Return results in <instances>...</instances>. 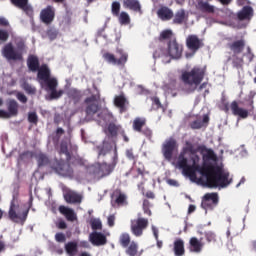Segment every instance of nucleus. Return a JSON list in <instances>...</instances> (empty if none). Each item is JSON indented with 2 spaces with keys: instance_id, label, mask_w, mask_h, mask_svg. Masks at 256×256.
I'll use <instances>...</instances> for the list:
<instances>
[{
  "instance_id": "obj_6",
  "label": "nucleus",
  "mask_w": 256,
  "mask_h": 256,
  "mask_svg": "<svg viewBox=\"0 0 256 256\" xmlns=\"http://www.w3.org/2000/svg\"><path fill=\"white\" fill-rule=\"evenodd\" d=\"M95 89L96 93L86 97L84 100L86 105L85 113L88 117L95 115L101 109V92H99L97 87Z\"/></svg>"
},
{
  "instance_id": "obj_16",
  "label": "nucleus",
  "mask_w": 256,
  "mask_h": 256,
  "mask_svg": "<svg viewBox=\"0 0 256 256\" xmlns=\"http://www.w3.org/2000/svg\"><path fill=\"white\" fill-rule=\"evenodd\" d=\"M40 19L42 23L46 25H50L55 20V8L53 6L48 5L46 8L42 9L40 12Z\"/></svg>"
},
{
  "instance_id": "obj_55",
  "label": "nucleus",
  "mask_w": 256,
  "mask_h": 256,
  "mask_svg": "<svg viewBox=\"0 0 256 256\" xmlns=\"http://www.w3.org/2000/svg\"><path fill=\"white\" fill-rule=\"evenodd\" d=\"M9 41V32L5 29H0V45Z\"/></svg>"
},
{
  "instance_id": "obj_33",
  "label": "nucleus",
  "mask_w": 256,
  "mask_h": 256,
  "mask_svg": "<svg viewBox=\"0 0 256 256\" xmlns=\"http://www.w3.org/2000/svg\"><path fill=\"white\" fill-rule=\"evenodd\" d=\"M33 152L32 151H29V150H26L22 153H19L18 157H17V165L18 167L23 165V163H27L29 162L30 160L33 159Z\"/></svg>"
},
{
  "instance_id": "obj_38",
  "label": "nucleus",
  "mask_w": 256,
  "mask_h": 256,
  "mask_svg": "<svg viewBox=\"0 0 256 256\" xmlns=\"http://www.w3.org/2000/svg\"><path fill=\"white\" fill-rule=\"evenodd\" d=\"M185 17V9H180L174 14L172 22L174 25H183V23H185Z\"/></svg>"
},
{
  "instance_id": "obj_62",
  "label": "nucleus",
  "mask_w": 256,
  "mask_h": 256,
  "mask_svg": "<svg viewBox=\"0 0 256 256\" xmlns=\"http://www.w3.org/2000/svg\"><path fill=\"white\" fill-rule=\"evenodd\" d=\"M55 241L57 243H65V241H67V237L65 236V234H63V232H57L55 234Z\"/></svg>"
},
{
  "instance_id": "obj_46",
  "label": "nucleus",
  "mask_w": 256,
  "mask_h": 256,
  "mask_svg": "<svg viewBox=\"0 0 256 256\" xmlns=\"http://www.w3.org/2000/svg\"><path fill=\"white\" fill-rule=\"evenodd\" d=\"M118 21L120 25H129V23H131V17H129L127 12H121L118 15Z\"/></svg>"
},
{
  "instance_id": "obj_8",
  "label": "nucleus",
  "mask_w": 256,
  "mask_h": 256,
  "mask_svg": "<svg viewBox=\"0 0 256 256\" xmlns=\"http://www.w3.org/2000/svg\"><path fill=\"white\" fill-rule=\"evenodd\" d=\"M116 53L118 55V58L109 52L104 53L103 58L105 59V61L111 63L112 65H117L118 67H125L127 61L129 60V54H127V52H124L123 49H117Z\"/></svg>"
},
{
  "instance_id": "obj_12",
  "label": "nucleus",
  "mask_w": 256,
  "mask_h": 256,
  "mask_svg": "<svg viewBox=\"0 0 256 256\" xmlns=\"http://www.w3.org/2000/svg\"><path fill=\"white\" fill-rule=\"evenodd\" d=\"M166 52L171 59H181L183 55V45L177 42V38L170 39L167 42Z\"/></svg>"
},
{
  "instance_id": "obj_56",
  "label": "nucleus",
  "mask_w": 256,
  "mask_h": 256,
  "mask_svg": "<svg viewBox=\"0 0 256 256\" xmlns=\"http://www.w3.org/2000/svg\"><path fill=\"white\" fill-rule=\"evenodd\" d=\"M207 243H217V235L214 232H205Z\"/></svg>"
},
{
  "instance_id": "obj_21",
  "label": "nucleus",
  "mask_w": 256,
  "mask_h": 256,
  "mask_svg": "<svg viewBox=\"0 0 256 256\" xmlns=\"http://www.w3.org/2000/svg\"><path fill=\"white\" fill-rule=\"evenodd\" d=\"M230 109L235 117H240V119H247L249 117V111H247V109L239 107V103L237 101H233L230 104Z\"/></svg>"
},
{
  "instance_id": "obj_4",
  "label": "nucleus",
  "mask_w": 256,
  "mask_h": 256,
  "mask_svg": "<svg viewBox=\"0 0 256 256\" xmlns=\"http://www.w3.org/2000/svg\"><path fill=\"white\" fill-rule=\"evenodd\" d=\"M19 207H21V205L19 204V195L13 194L8 210V217L13 223L25 225V221H27V217H29V211L31 210V207H33V195H30L28 201V208L26 210L22 212H17L19 211Z\"/></svg>"
},
{
  "instance_id": "obj_7",
  "label": "nucleus",
  "mask_w": 256,
  "mask_h": 256,
  "mask_svg": "<svg viewBox=\"0 0 256 256\" xmlns=\"http://www.w3.org/2000/svg\"><path fill=\"white\" fill-rule=\"evenodd\" d=\"M52 169L62 177L72 178L75 175V171L71 167V160H66V162L65 160H55L52 164Z\"/></svg>"
},
{
  "instance_id": "obj_54",
  "label": "nucleus",
  "mask_w": 256,
  "mask_h": 256,
  "mask_svg": "<svg viewBox=\"0 0 256 256\" xmlns=\"http://www.w3.org/2000/svg\"><path fill=\"white\" fill-rule=\"evenodd\" d=\"M154 59H160V57H169L167 51L163 48H158L153 53Z\"/></svg>"
},
{
  "instance_id": "obj_11",
  "label": "nucleus",
  "mask_w": 256,
  "mask_h": 256,
  "mask_svg": "<svg viewBox=\"0 0 256 256\" xmlns=\"http://www.w3.org/2000/svg\"><path fill=\"white\" fill-rule=\"evenodd\" d=\"M217 205H219V193H206L202 197L201 207L204 211H213Z\"/></svg>"
},
{
  "instance_id": "obj_53",
  "label": "nucleus",
  "mask_w": 256,
  "mask_h": 256,
  "mask_svg": "<svg viewBox=\"0 0 256 256\" xmlns=\"http://www.w3.org/2000/svg\"><path fill=\"white\" fill-rule=\"evenodd\" d=\"M28 122L32 123V125H37V123H39L37 112L34 111L28 113Z\"/></svg>"
},
{
  "instance_id": "obj_1",
  "label": "nucleus",
  "mask_w": 256,
  "mask_h": 256,
  "mask_svg": "<svg viewBox=\"0 0 256 256\" xmlns=\"http://www.w3.org/2000/svg\"><path fill=\"white\" fill-rule=\"evenodd\" d=\"M201 175L206 179L208 187H221L224 189L233 183V179L229 178V172H225L223 168L211 163H203Z\"/></svg>"
},
{
  "instance_id": "obj_20",
  "label": "nucleus",
  "mask_w": 256,
  "mask_h": 256,
  "mask_svg": "<svg viewBox=\"0 0 256 256\" xmlns=\"http://www.w3.org/2000/svg\"><path fill=\"white\" fill-rule=\"evenodd\" d=\"M245 39L235 40L231 43H228V48L232 51L233 55H241L245 51Z\"/></svg>"
},
{
  "instance_id": "obj_57",
  "label": "nucleus",
  "mask_w": 256,
  "mask_h": 256,
  "mask_svg": "<svg viewBox=\"0 0 256 256\" xmlns=\"http://www.w3.org/2000/svg\"><path fill=\"white\" fill-rule=\"evenodd\" d=\"M73 167H85V161L82 158H70Z\"/></svg>"
},
{
  "instance_id": "obj_31",
  "label": "nucleus",
  "mask_w": 256,
  "mask_h": 256,
  "mask_svg": "<svg viewBox=\"0 0 256 256\" xmlns=\"http://www.w3.org/2000/svg\"><path fill=\"white\" fill-rule=\"evenodd\" d=\"M27 67L32 73H37V70L41 67L39 64V58L35 55H30L27 59Z\"/></svg>"
},
{
  "instance_id": "obj_34",
  "label": "nucleus",
  "mask_w": 256,
  "mask_h": 256,
  "mask_svg": "<svg viewBox=\"0 0 256 256\" xmlns=\"http://www.w3.org/2000/svg\"><path fill=\"white\" fill-rule=\"evenodd\" d=\"M64 199L66 203L75 204V203H81V201L83 200V197L80 194L75 192H67L64 195Z\"/></svg>"
},
{
  "instance_id": "obj_35",
  "label": "nucleus",
  "mask_w": 256,
  "mask_h": 256,
  "mask_svg": "<svg viewBox=\"0 0 256 256\" xmlns=\"http://www.w3.org/2000/svg\"><path fill=\"white\" fill-rule=\"evenodd\" d=\"M111 149H113L111 143H109V141H103L102 145L97 146L98 157H105V155H107Z\"/></svg>"
},
{
  "instance_id": "obj_30",
  "label": "nucleus",
  "mask_w": 256,
  "mask_h": 256,
  "mask_svg": "<svg viewBox=\"0 0 256 256\" xmlns=\"http://www.w3.org/2000/svg\"><path fill=\"white\" fill-rule=\"evenodd\" d=\"M173 251L175 256L185 255V241L181 238L176 239L174 241Z\"/></svg>"
},
{
  "instance_id": "obj_61",
  "label": "nucleus",
  "mask_w": 256,
  "mask_h": 256,
  "mask_svg": "<svg viewBox=\"0 0 256 256\" xmlns=\"http://www.w3.org/2000/svg\"><path fill=\"white\" fill-rule=\"evenodd\" d=\"M153 108L158 111V109H163V105L161 104V100H159V97H152L151 98Z\"/></svg>"
},
{
  "instance_id": "obj_45",
  "label": "nucleus",
  "mask_w": 256,
  "mask_h": 256,
  "mask_svg": "<svg viewBox=\"0 0 256 256\" xmlns=\"http://www.w3.org/2000/svg\"><path fill=\"white\" fill-rule=\"evenodd\" d=\"M90 227L93 231H101V229H103V223L99 218H91Z\"/></svg>"
},
{
  "instance_id": "obj_3",
  "label": "nucleus",
  "mask_w": 256,
  "mask_h": 256,
  "mask_svg": "<svg viewBox=\"0 0 256 256\" xmlns=\"http://www.w3.org/2000/svg\"><path fill=\"white\" fill-rule=\"evenodd\" d=\"M117 163H119V154L117 152V144L114 142V155L112 157L111 164L96 163L86 166V173L94 179H103V177H107V175H111V173H113L115 167H117Z\"/></svg>"
},
{
  "instance_id": "obj_24",
  "label": "nucleus",
  "mask_w": 256,
  "mask_h": 256,
  "mask_svg": "<svg viewBox=\"0 0 256 256\" xmlns=\"http://www.w3.org/2000/svg\"><path fill=\"white\" fill-rule=\"evenodd\" d=\"M112 206L115 207L117 205L118 207H123V205H127V195L121 191H115L112 196Z\"/></svg>"
},
{
  "instance_id": "obj_5",
  "label": "nucleus",
  "mask_w": 256,
  "mask_h": 256,
  "mask_svg": "<svg viewBox=\"0 0 256 256\" xmlns=\"http://www.w3.org/2000/svg\"><path fill=\"white\" fill-rule=\"evenodd\" d=\"M207 74V68L195 66L190 71H183L180 75V81L187 85L190 88V91L193 92L205 79Z\"/></svg>"
},
{
  "instance_id": "obj_26",
  "label": "nucleus",
  "mask_w": 256,
  "mask_h": 256,
  "mask_svg": "<svg viewBox=\"0 0 256 256\" xmlns=\"http://www.w3.org/2000/svg\"><path fill=\"white\" fill-rule=\"evenodd\" d=\"M59 213L61 215H64L68 221L73 223V221H77V214H75V210L68 208L66 206H59L58 208Z\"/></svg>"
},
{
  "instance_id": "obj_63",
  "label": "nucleus",
  "mask_w": 256,
  "mask_h": 256,
  "mask_svg": "<svg viewBox=\"0 0 256 256\" xmlns=\"http://www.w3.org/2000/svg\"><path fill=\"white\" fill-rule=\"evenodd\" d=\"M139 133H142V135H145L148 139H151L153 137V131L149 127H145L140 131Z\"/></svg>"
},
{
  "instance_id": "obj_9",
  "label": "nucleus",
  "mask_w": 256,
  "mask_h": 256,
  "mask_svg": "<svg viewBox=\"0 0 256 256\" xmlns=\"http://www.w3.org/2000/svg\"><path fill=\"white\" fill-rule=\"evenodd\" d=\"M2 55L7 61H22L23 52L17 50L13 43L9 42L2 48Z\"/></svg>"
},
{
  "instance_id": "obj_64",
  "label": "nucleus",
  "mask_w": 256,
  "mask_h": 256,
  "mask_svg": "<svg viewBox=\"0 0 256 256\" xmlns=\"http://www.w3.org/2000/svg\"><path fill=\"white\" fill-rule=\"evenodd\" d=\"M191 129H201L203 122L201 120H194L190 123Z\"/></svg>"
},
{
  "instance_id": "obj_28",
  "label": "nucleus",
  "mask_w": 256,
  "mask_h": 256,
  "mask_svg": "<svg viewBox=\"0 0 256 256\" xmlns=\"http://www.w3.org/2000/svg\"><path fill=\"white\" fill-rule=\"evenodd\" d=\"M123 6L125 7V9H130V11L140 13V15L143 13L139 0H123Z\"/></svg>"
},
{
  "instance_id": "obj_60",
  "label": "nucleus",
  "mask_w": 256,
  "mask_h": 256,
  "mask_svg": "<svg viewBox=\"0 0 256 256\" xmlns=\"http://www.w3.org/2000/svg\"><path fill=\"white\" fill-rule=\"evenodd\" d=\"M243 57H246L249 63H253V59H255V54L249 46L246 48V53L243 54Z\"/></svg>"
},
{
  "instance_id": "obj_19",
  "label": "nucleus",
  "mask_w": 256,
  "mask_h": 256,
  "mask_svg": "<svg viewBox=\"0 0 256 256\" xmlns=\"http://www.w3.org/2000/svg\"><path fill=\"white\" fill-rule=\"evenodd\" d=\"M10 2L12 3V5H14V7H17L18 9L24 11V13H26V15H28L29 17L33 15V7L29 5V0H10Z\"/></svg>"
},
{
  "instance_id": "obj_49",
  "label": "nucleus",
  "mask_w": 256,
  "mask_h": 256,
  "mask_svg": "<svg viewBox=\"0 0 256 256\" xmlns=\"http://www.w3.org/2000/svg\"><path fill=\"white\" fill-rule=\"evenodd\" d=\"M173 37V31L171 30H164L160 33V36H159V41H171V39Z\"/></svg>"
},
{
  "instance_id": "obj_14",
  "label": "nucleus",
  "mask_w": 256,
  "mask_h": 256,
  "mask_svg": "<svg viewBox=\"0 0 256 256\" xmlns=\"http://www.w3.org/2000/svg\"><path fill=\"white\" fill-rule=\"evenodd\" d=\"M37 79L40 81H43L45 85H49L51 81H57L56 78L51 77V69H49V66L47 64H42L38 69H37Z\"/></svg>"
},
{
  "instance_id": "obj_50",
  "label": "nucleus",
  "mask_w": 256,
  "mask_h": 256,
  "mask_svg": "<svg viewBox=\"0 0 256 256\" xmlns=\"http://www.w3.org/2000/svg\"><path fill=\"white\" fill-rule=\"evenodd\" d=\"M142 209L144 211V214L148 215V217H151L153 215V212H151V202H149V200L145 199L143 201Z\"/></svg>"
},
{
  "instance_id": "obj_43",
  "label": "nucleus",
  "mask_w": 256,
  "mask_h": 256,
  "mask_svg": "<svg viewBox=\"0 0 256 256\" xmlns=\"http://www.w3.org/2000/svg\"><path fill=\"white\" fill-rule=\"evenodd\" d=\"M119 243L121 245V247H123L124 249H127V247H129V245H131V235H129V233H122L119 237Z\"/></svg>"
},
{
  "instance_id": "obj_47",
  "label": "nucleus",
  "mask_w": 256,
  "mask_h": 256,
  "mask_svg": "<svg viewBox=\"0 0 256 256\" xmlns=\"http://www.w3.org/2000/svg\"><path fill=\"white\" fill-rule=\"evenodd\" d=\"M37 161L39 167H45V165H49V157L43 153L37 155Z\"/></svg>"
},
{
  "instance_id": "obj_25",
  "label": "nucleus",
  "mask_w": 256,
  "mask_h": 256,
  "mask_svg": "<svg viewBox=\"0 0 256 256\" xmlns=\"http://www.w3.org/2000/svg\"><path fill=\"white\" fill-rule=\"evenodd\" d=\"M157 15L161 21H171V19L174 17L173 10L167 6H162L160 9H158Z\"/></svg>"
},
{
  "instance_id": "obj_2",
  "label": "nucleus",
  "mask_w": 256,
  "mask_h": 256,
  "mask_svg": "<svg viewBox=\"0 0 256 256\" xmlns=\"http://www.w3.org/2000/svg\"><path fill=\"white\" fill-rule=\"evenodd\" d=\"M190 161H192V165L189 164V158H187V154H183L180 152L176 159V168L181 169L183 175L189 177L192 181L197 179V173L202 174L203 164L199 165V161L201 158L199 156H190Z\"/></svg>"
},
{
  "instance_id": "obj_41",
  "label": "nucleus",
  "mask_w": 256,
  "mask_h": 256,
  "mask_svg": "<svg viewBox=\"0 0 256 256\" xmlns=\"http://www.w3.org/2000/svg\"><path fill=\"white\" fill-rule=\"evenodd\" d=\"M126 255L129 256H137L139 255V244H137V242L132 241L128 247H126V251H125Z\"/></svg>"
},
{
  "instance_id": "obj_32",
  "label": "nucleus",
  "mask_w": 256,
  "mask_h": 256,
  "mask_svg": "<svg viewBox=\"0 0 256 256\" xmlns=\"http://www.w3.org/2000/svg\"><path fill=\"white\" fill-rule=\"evenodd\" d=\"M7 109L10 117H17L19 115V103L15 99H10L7 102Z\"/></svg>"
},
{
  "instance_id": "obj_15",
  "label": "nucleus",
  "mask_w": 256,
  "mask_h": 256,
  "mask_svg": "<svg viewBox=\"0 0 256 256\" xmlns=\"http://www.w3.org/2000/svg\"><path fill=\"white\" fill-rule=\"evenodd\" d=\"M186 46L189 51L197 53V50L201 49V47H204L205 44L203 43V39H200L198 35L192 34L187 37Z\"/></svg>"
},
{
  "instance_id": "obj_51",
  "label": "nucleus",
  "mask_w": 256,
  "mask_h": 256,
  "mask_svg": "<svg viewBox=\"0 0 256 256\" xmlns=\"http://www.w3.org/2000/svg\"><path fill=\"white\" fill-rule=\"evenodd\" d=\"M126 157L129 159V161H133L134 165L137 163V159L139 158L138 155H135L133 152V148L127 149L126 150Z\"/></svg>"
},
{
  "instance_id": "obj_37",
  "label": "nucleus",
  "mask_w": 256,
  "mask_h": 256,
  "mask_svg": "<svg viewBox=\"0 0 256 256\" xmlns=\"http://www.w3.org/2000/svg\"><path fill=\"white\" fill-rule=\"evenodd\" d=\"M67 96L69 99H72V101H74L75 105H77V103L81 101V97H83V95L81 94V91L75 88L68 90Z\"/></svg>"
},
{
  "instance_id": "obj_40",
  "label": "nucleus",
  "mask_w": 256,
  "mask_h": 256,
  "mask_svg": "<svg viewBox=\"0 0 256 256\" xmlns=\"http://www.w3.org/2000/svg\"><path fill=\"white\" fill-rule=\"evenodd\" d=\"M107 131L110 137H117L118 133H121V131H123V127L121 125H117L111 122L107 127Z\"/></svg>"
},
{
  "instance_id": "obj_52",
  "label": "nucleus",
  "mask_w": 256,
  "mask_h": 256,
  "mask_svg": "<svg viewBox=\"0 0 256 256\" xmlns=\"http://www.w3.org/2000/svg\"><path fill=\"white\" fill-rule=\"evenodd\" d=\"M46 35L50 39V41H55V39H57V36L59 35V32L55 28H49L46 31Z\"/></svg>"
},
{
  "instance_id": "obj_27",
  "label": "nucleus",
  "mask_w": 256,
  "mask_h": 256,
  "mask_svg": "<svg viewBox=\"0 0 256 256\" xmlns=\"http://www.w3.org/2000/svg\"><path fill=\"white\" fill-rule=\"evenodd\" d=\"M204 243L197 237H192L189 240V249L192 253H201L203 251Z\"/></svg>"
},
{
  "instance_id": "obj_23",
  "label": "nucleus",
  "mask_w": 256,
  "mask_h": 256,
  "mask_svg": "<svg viewBox=\"0 0 256 256\" xmlns=\"http://www.w3.org/2000/svg\"><path fill=\"white\" fill-rule=\"evenodd\" d=\"M57 85H59V82L57 80H52L49 82V84L46 86L50 93L51 99H59L60 97H63V93H65L63 90L57 91Z\"/></svg>"
},
{
  "instance_id": "obj_22",
  "label": "nucleus",
  "mask_w": 256,
  "mask_h": 256,
  "mask_svg": "<svg viewBox=\"0 0 256 256\" xmlns=\"http://www.w3.org/2000/svg\"><path fill=\"white\" fill-rule=\"evenodd\" d=\"M114 105L119 109L120 113L127 112V105H129V101L125 97V94L115 96Z\"/></svg>"
},
{
  "instance_id": "obj_13",
  "label": "nucleus",
  "mask_w": 256,
  "mask_h": 256,
  "mask_svg": "<svg viewBox=\"0 0 256 256\" xmlns=\"http://www.w3.org/2000/svg\"><path fill=\"white\" fill-rule=\"evenodd\" d=\"M177 147L178 145L176 139L170 138L164 142L162 145V153L167 161H171V159H173V153H175Z\"/></svg>"
},
{
  "instance_id": "obj_59",
  "label": "nucleus",
  "mask_w": 256,
  "mask_h": 256,
  "mask_svg": "<svg viewBox=\"0 0 256 256\" xmlns=\"http://www.w3.org/2000/svg\"><path fill=\"white\" fill-rule=\"evenodd\" d=\"M23 89L28 95H35L37 93V89L29 83H24Z\"/></svg>"
},
{
  "instance_id": "obj_10",
  "label": "nucleus",
  "mask_w": 256,
  "mask_h": 256,
  "mask_svg": "<svg viewBox=\"0 0 256 256\" xmlns=\"http://www.w3.org/2000/svg\"><path fill=\"white\" fill-rule=\"evenodd\" d=\"M147 227H149V219L147 218L138 217L137 219L131 220L130 230L135 237H141Z\"/></svg>"
},
{
  "instance_id": "obj_29",
  "label": "nucleus",
  "mask_w": 256,
  "mask_h": 256,
  "mask_svg": "<svg viewBox=\"0 0 256 256\" xmlns=\"http://www.w3.org/2000/svg\"><path fill=\"white\" fill-rule=\"evenodd\" d=\"M196 9H198V11H201V13H209V14L215 13V6L203 0L197 1Z\"/></svg>"
},
{
  "instance_id": "obj_17",
  "label": "nucleus",
  "mask_w": 256,
  "mask_h": 256,
  "mask_svg": "<svg viewBox=\"0 0 256 256\" xmlns=\"http://www.w3.org/2000/svg\"><path fill=\"white\" fill-rule=\"evenodd\" d=\"M89 241L95 247L107 245V236L101 232L94 231L89 235Z\"/></svg>"
},
{
  "instance_id": "obj_39",
  "label": "nucleus",
  "mask_w": 256,
  "mask_h": 256,
  "mask_svg": "<svg viewBox=\"0 0 256 256\" xmlns=\"http://www.w3.org/2000/svg\"><path fill=\"white\" fill-rule=\"evenodd\" d=\"M145 125H147V119L137 117L134 119L132 127L137 133H140Z\"/></svg>"
},
{
  "instance_id": "obj_42",
  "label": "nucleus",
  "mask_w": 256,
  "mask_h": 256,
  "mask_svg": "<svg viewBox=\"0 0 256 256\" xmlns=\"http://www.w3.org/2000/svg\"><path fill=\"white\" fill-rule=\"evenodd\" d=\"M60 154L66 155V161H71V153L69 152V142L62 140L60 143Z\"/></svg>"
},
{
  "instance_id": "obj_58",
  "label": "nucleus",
  "mask_w": 256,
  "mask_h": 256,
  "mask_svg": "<svg viewBox=\"0 0 256 256\" xmlns=\"http://www.w3.org/2000/svg\"><path fill=\"white\" fill-rule=\"evenodd\" d=\"M121 12V4L119 2L112 3V15L114 17H119V13Z\"/></svg>"
},
{
  "instance_id": "obj_44",
  "label": "nucleus",
  "mask_w": 256,
  "mask_h": 256,
  "mask_svg": "<svg viewBox=\"0 0 256 256\" xmlns=\"http://www.w3.org/2000/svg\"><path fill=\"white\" fill-rule=\"evenodd\" d=\"M181 153H183L184 155L190 153L191 157H199V155H197V149H195V146H193L189 142L186 143V146L182 149Z\"/></svg>"
},
{
  "instance_id": "obj_36",
  "label": "nucleus",
  "mask_w": 256,
  "mask_h": 256,
  "mask_svg": "<svg viewBox=\"0 0 256 256\" xmlns=\"http://www.w3.org/2000/svg\"><path fill=\"white\" fill-rule=\"evenodd\" d=\"M65 251L68 256H75L79 252L77 242H68L65 244Z\"/></svg>"
},
{
  "instance_id": "obj_18",
  "label": "nucleus",
  "mask_w": 256,
  "mask_h": 256,
  "mask_svg": "<svg viewBox=\"0 0 256 256\" xmlns=\"http://www.w3.org/2000/svg\"><path fill=\"white\" fill-rule=\"evenodd\" d=\"M253 15H255V10H253V7L247 5L238 11L237 19L238 21H251Z\"/></svg>"
},
{
  "instance_id": "obj_48",
  "label": "nucleus",
  "mask_w": 256,
  "mask_h": 256,
  "mask_svg": "<svg viewBox=\"0 0 256 256\" xmlns=\"http://www.w3.org/2000/svg\"><path fill=\"white\" fill-rule=\"evenodd\" d=\"M243 63H245V61L243 60V57H239L233 54V60H232L233 67H235L236 69H241L243 67Z\"/></svg>"
}]
</instances>
